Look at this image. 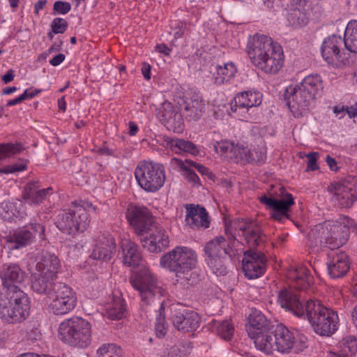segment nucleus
<instances>
[{
  "label": "nucleus",
  "mask_w": 357,
  "mask_h": 357,
  "mask_svg": "<svg viewBox=\"0 0 357 357\" xmlns=\"http://www.w3.org/2000/svg\"><path fill=\"white\" fill-rule=\"evenodd\" d=\"M90 225L89 214L86 209L79 206L59 215L56 226L63 233L75 234L87 229Z\"/></svg>",
  "instance_id": "f8f14e48"
},
{
  "label": "nucleus",
  "mask_w": 357,
  "mask_h": 357,
  "mask_svg": "<svg viewBox=\"0 0 357 357\" xmlns=\"http://www.w3.org/2000/svg\"><path fill=\"white\" fill-rule=\"evenodd\" d=\"M53 189L49 187L45 189H39L38 182L29 183L25 187L23 198L29 204H38L41 203L47 196L52 193Z\"/></svg>",
  "instance_id": "473e14b6"
},
{
  "label": "nucleus",
  "mask_w": 357,
  "mask_h": 357,
  "mask_svg": "<svg viewBox=\"0 0 357 357\" xmlns=\"http://www.w3.org/2000/svg\"><path fill=\"white\" fill-rule=\"evenodd\" d=\"M50 310L56 315H65L76 307L77 297L76 292L68 285L60 283L55 286L50 294Z\"/></svg>",
  "instance_id": "9b49d317"
},
{
  "label": "nucleus",
  "mask_w": 357,
  "mask_h": 357,
  "mask_svg": "<svg viewBox=\"0 0 357 357\" xmlns=\"http://www.w3.org/2000/svg\"><path fill=\"white\" fill-rule=\"evenodd\" d=\"M170 150L176 154L188 153L193 156L199 155V149L192 142L179 138H172L168 141Z\"/></svg>",
  "instance_id": "c9c22d12"
},
{
  "label": "nucleus",
  "mask_w": 357,
  "mask_h": 357,
  "mask_svg": "<svg viewBox=\"0 0 357 357\" xmlns=\"http://www.w3.org/2000/svg\"><path fill=\"white\" fill-rule=\"evenodd\" d=\"M235 144L229 140H221L215 142L213 144L215 151L220 155H227V157L232 158L233 151L235 148Z\"/></svg>",
  "instance_id": "8fccbe9b"
},
{
  "label": "nucleus",
  "mask_w": 357,
  "mask_h": 357,
  "mask_svg": "<svg viewBox=\"0 0 357 357\" xmlns=\"http://www.w3.org/2000/svg\"><path fill=\"white\" fill-rule=\"evenodd\" d=\"M185 209V221L191 228L205 229L209 227V217L204 207L199 205L188 204Z\"/></svg>",
  "instance_id": "393cba45"
},
{
  "label": "nucleus",
  "mask_w": 357,
  "mask_h": 357,
  "mask_svg": "<svg viewBox=\"0 0 357 357\" xmlns=\"http://www.w3.org/2000/svg\"><path fill=\"white\" fill-rule=\"evenodd\" d=\"M303 319L308 320L317 334L328 336L337 330L339 319L337 312L325 307L319 301H307Z\"/></svg>",
  "instance_id": "39448f33"
},
{
  "label": "nucleus",
  "mask_w": 357,
  "mask_h": 357,
  "mask_svg": "<svg viewBox=\"0 0 357 357\" xmlns=\"http://www.w3.org/2000/svg\"><path fill=\"white\" fill-rule=\"evenodd\" d=\"M0 278L5 290L0 291V318L8 323H20L29 315L30 301L27 294L18 287L24 273L16 264H4Z\"/></svg>",
  "instance_id": "f257e3e1"
},
{
  "label": "nucleus",
  "mask_w": 357,
  "mask_h": 357,
  "mask_svg": "<svg viewBox=\"0 0 357 357\" xmlns=\"http://www.w3.org/2000/svg\"><path fill=\"white\" fill-rule=\"evenodd\" d=\"M259 199L261 204L273 209L271 218L279 222L288 218L289 211L295 204L292 195L283 187L277 188L268 195L259 197Z\"/></svg>",
  "instance_id": "9d476101"
},
{
  "label": "nucleus",
  "mask_w": 357,
  "mask_h": 357,
  "mask_svg": "<svg viewBox=\"0 0 357 357\" xmlns=\"http://www.w3.org/2000/svg\"><path fill=\"white\" fill-rule=\"evenodd\" d=\"M169 236L165 229L161 227H155L149 237L142 241L143 247L153 253L160 252L169 246Z\"/></svg>",
  "instance_id": "cd10ccee"
},
{
  "label": "nucleus",
  "mask_w": 357,
  "mask_h": 357,
  "mask_svg": "<svg viewBox=\"0 0 357 357\" xmlns=\"http://www.w3.org/2000/svg\"><path fill=\"white\" fill-rule=\"evenodd\" d=\"M71 10V4L67 1H56L53 5L54 14L66 15Z\"/></svg>",
  "instance_id": "bf43d9fd"
},
{
  "label": "nucleus",
  "mask_w": 357,
  "mask_h": 357,
  "mask_svg": "<svg viewBox=\"0 0 357 357\" xmlns=\"http://www.w3.org/2000/svg\"><path fill=\"white\" fill-rule=\"evenodd\" d=\"M250 146L236 144L233 151L232 158L243 162H250Z\"/></svg>",
  "instance_id": "603ef678"
},
{
  "label": "nucleus",
  "mask_w": 357,
  "mask_h": 357,
  "mask_svg": "<svg viewBox=\"0 0 357 357\" xmlns=\"http://www.w3.org/2000/svg\"><path fill=\"white\" fill-rule=\"evenodd\" d=\"M105 285L104 280L98 278L97 275H92L88 280L86 287L92 291V295L96 296L97 294L102 290Z\"/></svg>",
  "instance_id": "6e6d98bb"
},
{
  "label": "nucleus",
  "mask_w": 357,
  "mask_h": 357,
  "mask_svg": "<svg viewBox=\"0 0 357 357\" xmlns=\"http://www.w3.org/2000/svg\"><path fill=\"white\" fill-rule=\"evenodd\" d=\"M53 280L54 278L38 275L35 272L32 275L31 288L38 294H46L51 289Z\"/></svg>",
  "instance_id": "a19ab883"
},
{
  "label": "nucleus",
  "mask_w": 357,
  "mask_h": 357,
  "mask_svg": "<svg viewBox=\"0 0 357 357\" xmlns=\"http://www.w3.org/2000/svg\"><path fill=\"white\" fill-rule=\"evenodd\" d=\"M244 236L248 245L252 248L260 245L264 241L261 229L256 225L247 231Z\"/></svg>",
  "instance_id": "37998d69"
},
{
  "label": "nucleus",
  "mask_w": 357,
  "mask_h": 357,
  "mask_svg": "<svg viewBox=\"0 0 357 357\" xmlns=\"http://www.w3.org/2000/svg\"><path fill=\"white\" fill-rule=\"evenodd\" d=\"M266 256L261 252L245 251L243 259L245 278L253 280L261 277L266 270Z\"/></svg>",
  "instance_id": "f3484780"
},
{
  "label": "nucleus",
  "mask_w": 357,
  "mask_h": 357,
  "mask_svg": "<svg viewBox=\"0 0 357 357\" xmlns=\"http://www.w3.org/2000/svg\"><path fill=\"white\" fill-rule=\"evenodd\" d=\"M68 26L67 21L61 17L54 18L51 24V29L54 33L61 34L66 32Z\"/></svg>",
  "instance_id": "4d7b16f0"
},
{
  "label": "nucleus",
  "mask_w": 357,
  "mask_h": 357,
  "mask_svg": "<svg viewBox=\"0 0 357 357\" xmlns=\"http://www.w3.org/2000/svg\"><path fill=\"white\" fill-rule=\"evenodd\" d=\"M164 308L162 307V303H161L159 314L156 317L155 320V333L157 337H163L167 333V326L165 322V317L163 314Z\"/></svg>",
  "instance_id": "5fc2aeb1"
},
{
  "label": "nucleus",
  "mask_w": 357,
  "mask_h": 357,
  "mask_svg": "<svg viewBox=\"0 0 357 357\" xmlns=\"http://www.w3.org/2000/svg\"><path fill=\"white\" fill-rule=\"evenodd\" d=\"M137 184L147 192H155L163 185L166 180L163 165L149 160L139 162L135 169Z\"/></svg>",
  "instance_id": "6e6552de"
},
{
  "label": "nucleus",
  "mask_w": 357,
  "mask_h": 357,
  "mask_svg": "<svg viewBox=\"0 0 357 357\" xmlns=\"http://www.w3.org/2000/svg\"><path fill=\"white\" fill-rule=\"evenodd\" d=\"M322 89V80L319 75H307L299 84L287 89L285 99L294 116L306 115L311 101Z\"/></svg>",
  "instance_id": "20e7f679"
},
{
  "label": "nucleus",
  "mask_w": 357,
  "mask_h": 357,
  "mask_svg": "<svg viewBox=\"0 0 357 357\" xmlns=\"http://www.w3.org/2000/svg\"><path fill=\"white\" fill-rule=\"evenodd\" d=\"M232 225H234L236 230L238 229L240 231H242L243 232V234L247 231L250 229L252 227H255L254 225H252L250 222H248L246 220H244L243 219L234 221L231 225L226 224L225 233L230 240H232L233 238H235L234 234L232 233L231 231Z\"/></svg>",
  "instance_id": "09e8293b"
},
{
  "label": "nucleus",
  "mask_w": 357,
  "mask_h": 357,
  "mask_svg": "<svg viewBox=\"0 0 357 357\" xmlns=\"http://www.w3.org/2000/svg\"><path fill=\"white\" fill-rule=\"evenodd\" d=\"M186 164L189 167H194L197 171L203 176H207L210 179H213L215 176L214 174L209 170V169L202 164L197 163L191 160H185Z\"/></svg>",
  "instance_id": "13d9d810"
},
{
  "label": "nucleus",
  "mask_w": 357,
  "mask_h": 357,
  "mask_svg": "<svg viewBox=\"0 0 357 357\" xmlns=\"http://www.w3.org/2000/svg\"><path fill=\"white\" fill-rule=\"evenodd\" d=\"M22 205L20 201L16 202H3L0 204V218L4 221L12 222L21 217L18 206Z\"/></svg>",
  "instance_id": "ea45409f"
},
{
  "label": "nucleus",
  "mask_w": 357,
  "mask_h": 357,
  "mask_svg": "<svg viewBox=\"0 0 357 357\" xmlns=\"http://www.w3.org/2000/svg\"><path fill=\"white\" fill-rule=\"evenodd\" d=\"M278 302L282 308L291 312L299 318L303 319L306 313L307 301L302 303L298 295L291 289H282L278 294Z\"/></svg>",
  "instance_id": "412c9836"
},
{
  "label": "nucleus",
  "mask_w": 357,
  "mask_h": 357,
  "mask_svg": "<svg viewBox=\"0 0 357 357\" xmlns=\"http://www.w3.org/2000/svg\"><path fill=\"white\" fill-rule=\"evenodd\" d=\"M91 257L96 260L107 261L116 252V243L111 235L100 234L95 239Z\"/></svg>",
  "instance_id": "6ab92c4d"
},
{
  "label": "nucleus",
  "mask_w": 357,
  "mask_h": 357,
  "mask_svg": "<svg viewBox=\"0 0 357 357\" xmlns=\"http://www.w3.org/2000/svg\"><path fill=\"white\" fill-rule=\"evenodd\" d=\"M132 287L138 291L142 302L151 304L155 298L163 295V289L158 284L157 279L146 266L136 271L130 277Z\"/></svg>",
  "instance_id": "1a4fd4ad"
},
{
  "label": "nucleus",
  "mask_w": 357,
  "mask_h": 357,
  "mask_svg": "<svg viewBox=\"0 0 357 357\" xmlns=\"http://www.w3.org/2000/svg\"><path fill=\"white\" fill-rule=\"evenodd\" d=\"M199 319L197 312L185 310L174 314L173 324L178 331L185 333L196 330L199 326Z\"/></svg>",
  "instance_id": "bb28decb"
},
{
  "label": "nucleus",
  "mask_w": 357,
  "mask_h": 357,
  "mask_svg": "<svg viewBox=\"0 0 357 357\" xmlns=\"http://www.w3.org/2000/svg\"><path fill=\"white\" fill-rule=\"evenodd\" d=\"M122 259L124 264L128 266H137L142 261L139 248L129 238H122L121 243Z\"/></svg>",
  "instance_id": "c756f323"
},
{
  "label": "nucleus",
  "mask_w": 357,
  "mask_h": 357,
  "mask_svg": "<svg viewBox=\"0 0 357 357\" xmlns=\"http://www.w3.org/2000/svg\"><path fill=\"white\" fill-rule=\"evenodd\" d=\"M252 63L266 74H276L282 68L284 56L280 45L264 35H255L247 46Z\"/></svg>",
  "instance_id": "7ed1b4c3"
},
{
  "label": "nucleus",
  "mask_w": 357,
  "mask_h": 357,
  "mask_svg": "<svg viewBox=\"0 0 357 357\" xmlns=\"http://www.w3.org/2000/svg\"><path fill=\"white\" fill-rule=\"evenodd\" d=\"M36 272L47 278H55L61 268V262L55 254L42 252L36 258Z\"/></svg>",
  "instance_id": "aec40b11"
},
{
  "label": "nucleus",
  "mask_w": 357,
  "mask_h": 357,
  "mask_svg": "<svg viewBox=\"0 0 357 357\" xmlns=\"http://www.w3.org/2000/svg\"><path fill=\"white\" fill-rule=\"evenodd\" d=\"M263 95L257 91H246L236 94L231 105V110L238 116L248 119L249 111L259 106L262 102Z\"/></svg>",
  "instance_id": "dca6fc26"
},
{
  "label": "nucleus",
  "mask_w": 357,
  "mask_h": 357,
  "mask_svg": "<svg viewBox=\"0 0 357 357\" xmlns=\"http://www.w3.org/2000/svg\"><path fill=\"white\" fill-rule=\"evenodd\" d=\"M212 77L214 83L218 85L229 82L237 73V68L232 62H227L222 65L214 66L212 70Z\"/></svg>",
  "instance_id": "72a5a7b5"
},
{
  "label": "nucleus",
  "mask_w": 357,
  "mask_h": 357,
  "mask_svg": "<svg viewBox=\"0 0 357 357\" xmlns=\"http://www.w3.org/2000/svg\"><path fill=\"white\" fill-rule=\"evenodd\" d=\"M213 328L225 340H230L233 335L234 327L228 320L222 321H214L213 322Z\"/></svg>",
  "instance_id": "c03bdc74"
},
{
  "label": "nucleus",
  "mask_w": 357,
  "mask_h": 357,
  "mask_svg": "<svg viewBox=\"0 0 357 357\" xmlns=\"http://www.w3.org/2000/svg\"><path fill=\"white\" fill-rule=\"evenodd\" d=\"M341 348L340 356L341 357H349L357 351V338L354 335H347L340 342Z\"/></svg>",
  "instance_id": "79ce46f5"
},
{
  "label": "nucleus",
  "mask_w": 357,
  "mask_h": 357,
  "mask_svg": "<svg viewBox=\"0 0 357 357\" xmlns=\"http://www.w3.org/2000/svg\"><path fill=\"white\" fill-rule=\"evenodd\" d=\"M23 149L20 143L0 144V162L20 153Z\"/></svg>",
  "instance_id": "a18cd8bd"
},
{
  "label": "nucleus",
  "mask_w": 357,
  "mask_h": 357,
  "mask_svg": "<svg viewBox=\"0 0 357 357\" xmlns=\"http://www.w3.org/2000/svg\"><path fill=\"white\" fill-rule=\"evenodd\" d=\"M12 173L24 172L27 169V162L22 161L10 165Z\"/></svg>",
  "instance_id": "69168bd1"
},
{
  "label": "nucleus",
  "mask_w": 357,
  "mask_h": 357,
  "mask_svg": "<svg viewBox=\"0 0 357 357\" xmlns=\"http://www.w3.org/2000/svg\"><path fill=\"white\" fill-rule=\"evenodd\" d=\"M97 357H122V351L113 344H104L98 349Z\"/></svg>",
  "instance_id": "de8ad7c7"
},
{
  "label": "nucleus",
  "mask_w": 357,
  "mask_h": 357,
  "mask_svg": "<svg viewBox=\"0 0 357 357\" xmlns=\"http://www.w3.org/2000/svg\"><path fill=\"white\" fill-rule=\"evenodd\" d=\"M231 241L229 238L227 241L222 236L213 238L205 245L204 249L206 259L226 258L227 256H230L232 251Z\"/></svg>",
  "instance_id": "a878e982"
},
{
  "label": "nucleus",
  "mask_w": 357,
  "mask_h": 357,
  "mask_svg": "<svg viewBox=\"0 0 357 357\" xmlns=\"http://www.w3.org/2000/svg\"><path fill=\"white\" fill-rule=\"evenodd\" d=\"M288 278L292 281L291 285L299 290L307 289L312 281V277L309 273V270L303 265L291 268L288 273Z\"/></svg>",
  "instance_id": "2f4dec72"
},
{
  "label": "nucleus",
  "mask_w": 357,
  "mask_h": 357,
  "mask_svg": "<svg viewBox=\"0 0 357 357\" xmlns=\"http://www.w3.org/2000/svg\"><path fill=\"white\" fill-rule=\"evenodd\" d=\"M171 34L174 36L175 40L181 38L185 32V28L183 24L181 22H175L172 24Z\"/></svg>",
  "instance_id": "e2e57ef3"
},
{
  "label": "nucleus",
  "mask_w": 357,
  "mask_h": 357,
  "mask_svg": "<svg viewBox=\"0 0 357 357\" xmlns=\"http://www.w3.org/2000/svg\"><path fill=\"white\" fill-rule=\"evenodd\" d=\"M65 55L63 54H59L50 60V63L53 66L60 65L65 60Z\"/></svg>",
  "instance_id": "338daca9"
},
{
  "label": "nucleus",
  "mask_w": 357,
  "mask_h": 357,
  "mask_svg": "<svg viewBox=\"0 0 357 357\" xmlns=\"http://www.w3.org/2000/svg\"><path fill=\"white\" fill-rule=\"evenodd\" d=\"M343 39L340 36L332 34L326 37L321 45L320 51L323 59L333 67L345 64V58L342 52Z\"/></svg>",
  "instance_id": "2eb2a0df"
},
{
  "label": "nucleus",
  "mask_w": 357,
  "mask_h": 357,
  "mask_svg": "<svg viewBox=\"0 0 357 357\" xmlns=\"http://www.w3.org/2000/svg\"><path fill=\"white\" fill-rule=\"evenodd\" d=\"M59 337L64 343L80 349L87 348L91 343V326L79 317L63 321L58 329Z\"/></svg>",
  "instance_id": "423d86ee"
},
{
  "label": "nucleus",
  "mask_w": 357,
  "mask_h": 357,
  "mask_svg": "<svg viewBox=\"0 0 357 357\" xmlns=\"http://www.w3.org/2000/svg\"><path fill=\"white\" fill-rule=\"evenodd\" d=\"M307 158V164L306 171H315L319 169L317 165V160L319 158V153L317 152L309 153L306 155Z\"/></svg>",
  "instance_id": "680f3d73"
},
{
  "label": "nucleus",
  "mask_w": 357,
  "mask_h": 357,
  "mask_svg": "<svg viewBox=\"0 0 357 357\" xmlns=\"http://www.w3.org/2000/svg\"><path fill=\"white\" fill-rule=\"evenodd\" d=\"M126 311V302L121 296H114L110 302L106 304L104 316L109 319H121Z\"/></svg>",
  "instance_id": "e433bc0d"
},
{
  "label": "nucleus",
  "mask_w": 357,
  "mask_h": 357,
  "mask_svg": "<svg viewBox=\"0 0 357 357\" xmlns=\"http://www.w3.org/2000/svg\"><path fill=\"white\" fill-rule=\"evenodd\" d=\"M305 0H264V3L268 8H274L275 6L289 7V4L294 2L303 3Z\"/></svg>",
  "instance_id": "052dcab7"
},
{
  "label": "nucleus",
  "mask_w": 357,
  "mask_h": 357,
  "mask_svg": "<svg viewBox=\"0 0 357 357\" xmlns=\"http://www.w3.org/2000/svg\"><path fill=\"white\" fill-rule=\"evenodd\" d=\"M126 218L137 235L142 236L151 230L153 219L146 207L130 204L127 208Z\"/></svg>",
  "instance_id": "4468645a"
},
{
  "label": "nucleus",
  "mask_w": 357,
  "mask_h": 357,
  "mask_svg": "<svg viewBox=\"0 0 357 357\" xmlns=\"http://www.w3.org/2000/svg\"><path fill=\"white\" fill-rule=\"evenodd\" d=\"M345 111L347 112L350 118L357 116V104L355 105L347 107L345 109Z\"/></svg>",
  "instance_id": "774afa93"
},
{
  "label": "nucleus",
  "mask_w": 357,
  "mask_h": 357,
  "mask_svg": "<svg viewBox=\"0 0 357 357\" xmlns=\"http://www.w3.org/2000/svg\"><path fill=\"white\" fill-rule=\"evenodd\" d=\"M250 337L254 340L255 347L257 350L266 354H271L275 348V335L273 336L268 331L260 333L250 332Z\"/></svg>",
  "instance_id": "f704fd0d"
},
{
  "label": "nucleus",
  "mask_w": 357,
  "mask_h": 357,
  "mask_svg": "<svg viewBox=\"0 0 357 357\" xmlns=\"http://www.w3.org/2000/svg\"><path fill=\"white\" fill-rule=\"evenodd\" d=\"M294 334L284 325L277 326L275 330V348L280 353L289 352L294 346Z\"/></svg>",
  "instance_id": "7c9ffc66"
},
{
  "label": "nucleus",
  "mask_w": 357,
  "mask_h": 357,
  "mask_svg": "<svg viewBox=\"0 0 357 357\" xmlns=\"http://www.w3.org/2000/svg\"><path fill=\"white\" fill-rule=\"evenodd\" d=\"M184 118L188 121H197L203 115L205 109V104L202 98L198 94H194L190 97L182 99V102H178Z\"/></svg>",
  "instance_id": "5701e85b"
},
{
  "label": "nucleus",
  "mask_w": 357,
  "mask_h": 357,
  "mask_svg": "<svg viewBox=\"0 0 357 357\" xmlns=\"http://www.w3.org/2000/svg\"><path fill=\"white\" fill-rule=\"evenodd\" d=\"M225 259L220 257L206 259L208 267L217 276L225 275L227 273V268L224 264Z\"/></svg>",
  "instance_id": "864d4df0"
},
{
  "label": "nucleus",
  "mask_w": 357,
  "mask_h": 357,
  "mask_svg": "<svg viewBox=\"0 0 357 357\" xmlns=\"http://www.w3.org/2000/svg\"><path fill=\"white\" fill-rule=\"evenodd\" d=\"M308 0H305L303 3L294 2L289 4L287 14V20L290 26L296 29L305 26L308 22L307 9L305 8Z\"/></svg>",
  "instance_id": "c85d7f7f"
},
{
  "label": "nucleus",
  "mask_w": 357,
  "mask_h": 357,
  "mask_svg": "<svg viewBox=\"0 0 357 357\" xmlns=\"http://www.w3.org/2000/svg\"><path fill=\"white\" fill-rule=\"evenodd\" d=\"M198 257L197 252L188 246H176L162 255L160 260V266L176 277L187 274L196 267Z\"/></svg>",
  "instance_id": "0eeeda50"
},
{
  "label": "nucleus",
  "mask_w": 357,
  "mask_h": 357,
  "mask_svg": "<svg viewBox=\"0 0 357 357\" xmlns=\"http://www.w3.org/2000/svg\"><path fill=\"white\" fill-rule=\"evenodd\" d=\"M250 162L261 163L266 159V147L264 144L250 147Z\"/></svg>",
  "instance_id": "3c124183"
},
{
  "label": "nucleus",
  "mask_w": 357,
  "mask_h": 357,
  "mask_svg": "<svg viewBox=\"0 0 357 357\" xmlns=\"http://www.w3.org/2000/svg\"><path fill=\"white\" fill-rule=\"evenodd\" d=\"M344 47L351 52L357 53V21L348 22L344 34Z\"/></svg>",
  "instance_id": "58836bf2"
},
{
  "label": "nucleus",
  "mask_w": 357,
  "mask_h": 357,
  "mask_svg": "<svg viewBox=\"0 0 357 357\" xmlns=\"http://www.w3.org/2000/svg\"><path fill=\"white\" fill-rule=\"evenodd\" d=\"M350 231L357 232L355 220L341 215L335 220H327L312 228L307 234L308 245L310 248L336 249L347 242Z\"/></svg>",
  "instance_id": "f03ea898"
},
{
  "label": "nucleus",
  "mask_w": 357,
  "mask_h": 357,
  "mask_svg": "<svg viewBox=\"0 0 357 357\" xmlns=\"http://www.w3.org/2000/svg\"><path fill=\"white\" fill-rule=\"evenodd\" d=\"M249 326H248V333L250 335V331L255 333H260L265 331H269V322L260 311L254 310L249 315Z\"/></svg>",
  "instance_id": "4c0bfd02"
},
{
  "label": "nucleus",
  "mask_w": 357,
  "mask_h": 357,
  "mask_svg": "<svg viewBox=\"0 0 357 357\" xmlns=\"http://www.w3.org/2000/svg\"><path fill=\"white\" fill-rule=\"evenodd\" d=\"M326 264L328 273L333 279L345 275L350 268L349 257L344 252H332L328 254Z\"/></svg>",
  "instance_id": "4be33fe9"
},
{
  "label": "nucleus",
  "mask_w": 357,
  "mask_h": 357,
  "mask_svg": "<svg viewBox=\"0 0 357 357\" xmlns=\"http://www.w3.org/2000/svg\"><path fill=\"white\" fill-rule=\"evenodd\" d=\"M183 114L180 107H174L171 103L164 105L161 121L169 130L176 133L183 130Z\"/></svg>",
  "instance_id": "b1692460"
},
{
  "label": "nucleus",
  "mask_w": 357,
  "mask_h": 357,
  "mask_svg": "<svg viewBox=\"0 0 357 357\" xmlns=\"http://www.w3.org/2000/svg\"><path fill=\"white\" fill-rule=\"evenodd\" d=\"M329 192L333 201L341 207L349 208L357 199V189L349 182L333 183Z\"/></svg>",
  "instance_id": "a211bd4d"
},
{
  "label": "nucleus",
  "mask_w": 357,
  "mask_h": 357,
  "mask_svg": "<svg viewBox=\"0 0 357 357\" xmlns=\"http://www.w3.org/2000/svg\"><path fill=\"white\" fill-rule=\"evenodd\" d=\"M45 227L39 223L31 222L13 231L8 237V241L11 248L20 249L31 244L36 238L43 239Z\"/></svg>",
  "instance_id": "ddd939ff"
},
{
  "label": "nucleus",
  "mask_w": 357,
  "mask_h": 357,
  "mask_svg": "<svg viewBox=\"0 0 357 357\" xmlns=\"http://www.w3.org/2000/svg\"><path fill=\"white\" fill-rule=\"evenodd\" d=\"M171 165L176 166L177 167L180 168L181 169L186 172V178L191 181L194 185H199V178L197 176V174L190 170L188 168V165L186 164L185 160L183 161L181 159H178L177 158H173L171 159Z\"/></svg>",
  "instance_id": "49530a36"
},
{
  "label": "nucleus",
  "mask_w": 357,
  "mask_h": 357,
  "mask_svg": "<svg viewBox=\"0 0 357 357\" xmlns=\"http://www.w3.org/2000/svg\"><path fill=\"white\" fill-rule=\"evenodd\" d=\"M41 91L42 89L29 88L26 89L22 94L25 100H29L38 95Z\"/></svg>",
  "instance_id": "0e129e2a"
}]
</instances>
